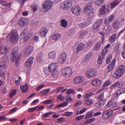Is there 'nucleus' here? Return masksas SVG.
<instances>
[{
  "label": "nucleus",
  "instance_id": "f257e3e1",
  "mask_svg": "<svg viewBox=\"0 0 125 125\" xmlns=\"http://www.w3.org/2000/svg\"><path fill=\"white\" fill-rule=\"evenodd\" d=\"M125 71V67L123 65L119 66L115 70L112 77L115 79H118L121 78L124 74Z\"/></svg>",
  "mask_w": 125,
  "mask_h": 125
},
{
  "label": "nucleus",
  "instance_id": "f03ea898",
  "mask_svg": "<svg viewBox=\"0 0 125 125\" xmlns=\"http://www.w3.org/2000/svg\"><path fill=\"white\" fill-rule=\"evenodd\" d=\"M18 48L16 47L14 48L12 51V56L10 58V60L12 62H13L16 60V64L18 65L20 61L19 57L18 54Z\"/></svg>",
  "mask_w": 125,
  "mask_h": 125
},
{
  "label": "nucleus",
  "instance_id": "7ed1b4c3",
  "mask_svg": "<svg viewBox=\"0 0 125 125\" xmlns=\"http://www.w3.org/2000/svg\"><path fill=\"white\" fill-rule=\"evenodd\" d=\"M53 4V2L51 0H47L45 1L42 4L43 9H41V11L43 12L48 11L52 8Z\"/></svg>",
  "mask_w": 125,
  "mask_h": 125
},
{
  "label": "nucleus",
  "instance_id": "20e7f679",
  "mask_svg": "<svg viewBox=\"0 0 125 125\" xmlns=\"http://www.w3.org/2000/svg\"><path fill=\"white\" fill-rule=\"evenodd\" d=\"M10 41L12 43H15L18 40L19 35L18 33L15 30L12 31L10 33Z\"/></svg>",
  "mask_w": 125,
  "mask_h": 125
},
{
  "label": "nucleus",
  "instance_id": "39448f33",
  "mask_svg": "<svg viewBox=\"0 0 125 125\" xmlns=\"http://www.w3.org/2000/svg\"><path fill=\"white\" fill-rule=\"evenodd\" d=\"M96 71L93 69H90L87 70L85 73L86 77L88 78L95 77L96 73Z\"/></svg>",
  "mask_w": 125,
  "mask_h": 125
},
{
  "label": "nucleus",
  "instance_id": "423d86ee",
  "mask_svg": "<svg viewBox=\"0 0 125 125\" xmlns=\"http://www.w3.org/2000/svg\"><path fill=\"white\" fill-rule=\"evenodd\" d=\"M72 13L75 16H79L81 13V9L79 6H75L72 7L71 9Z\"/></svg>",
  "mask_w": 125,
  "mask_h": 125
},
{
  "label": "nucleus",
  "instance_id": "0eeeda50",
  "mask_svg": "<svg viewBox=\"0 0 125 125\" xmlns=\"http://www.w3.org/2000/svg\"><path fill=\"white\" fill-rule=\"evenodd\" d=\"M109 9L108 4L104 5L102 6L99 10V13L101 15H104L107 13Z\"/></svg>",
  "mask_w": 125,
  "mask_h": 125
},
{
  "label": "nucleus",
  "instance_id": "6e6552de",
  "mask_svg": "<svg viewBox=\"0 0 125 125\" xmlns=\"http://www.w3.org/2000/svg\"><path fill=\"white\" fill-rule=\"evenodd\" d=\"M72 71L70 67L66 68L62 70V73L63 75L66 77H69L72 74Z\"/></svg>",
  "mask_w": 125,
  "mask_h": 125
},
{
  "label": "nucleus",
  "instance_id": "1a4fd4ad",
  "mask_svg": "<svg viewBox=\"0 0 125 125\" xmlns=\"http://www.w3.org/2000/svg\"><path fill=\"white\" fill-rule=\"evenodd\" d=\"M72 6V3L68 1H64L61 4L60 8L61 10H66L70 8Z\"/></svg>",
  "mask_w": 125,
  "mask_h": 125
},
{
  "label": "nucleus",
  "instance_id": "9d476101",
  "mask_svg": "<svg viewBox=\"0 0 125 125\" xmlns=\"http://www.w3.org/2000/svg\"><path fill=\"white\" fill-rule=\"evenodd\" d=\"M84 77L80 75L75 77L73 79L74 83L77 84H79L82 83L84 80Z\"/></svg>",
  "mask_w": 125,
  "mask_h": 125
},
{
  "label": "nucleus",
  "instance_id": "9b49d317",
  "mask_svg": "<svg viewBox=\"0 0 125 125\" xmlns=\"http://www.w3.org/2000/svg\"><path fill=\"white\" fill-rule=\"evenodd\" d=\"M33 33L30 32H29L26 35L21 36L22 38L21 39V42L22 43H25L30 38L32 35Z\"/></svg>",
  "mask_w": 125,
  "mask_h": 125
},
{
  "label": "nucleus",
  "instance_id": "f8f14e48",
  "mask_svg": "<svg viewBox=\"0 0 125 125\" xmlns=\"http://www.w3.org/2000/svg\"><path fill=\"white\" fill-rule=\"evenodd\" d=\"M93 7L91 3H88L85 7L84 12L85 13H88L89 12L93 11Z\"/></svg>",
  "mask_w": 125,
  "mask_h": 125
},
{
  "label": "nucleus",
  "instance_id": "ddd939ff",
  "mask_svg": "<svg viewBox=\"0 0 125 125\" xmlns=\"http://www.w3.org/2000/svg\"><path fill=\"white\" fill-rule=\"evenodd\" d=\"M113 113V111H112L104 112L102 115L103 119H108L112 115Z\"/></svg>",
  "mask_w": 125,
  "mask_h": 125
},
{
  "label": "nucleus",
  "instance_id": "4468645a",
  "mask_svg": "<svg viewBox=\"0 0 125 125\" xmlns=\"http://www.w3.org/2000/svg\"><path fill=\"white\" fill-rule=\"evenodd\" d=\"M66 54L65 53L61 54L60 56L58 58V62L61 64L63 63L66 59Z\"/></svg>",
  "mask_w": 125,
  "mask_h": 125
},
{
  "label": "nucleus",
  "instance_id": "2eb2a0df",
  "mask_svg": "<svg viewBox=\"0 0 125 125\" xmlns=\"http://www.w3.org/2000/svg\"><path fill=\"white\" fill-rule=\"evenodd\" d=\"M57 68V64L56 63H53L49 65L48 68L49 71L52 72L56 71Z\"/></svg>",
  "mask_w": 125,
  "mask_h": 125
},
{
  "label": "nucleus",
  "instance_id": "dca6fc26",
  "mask_svg": "<svg viewBox=\"0 0 125 125\" xmlns=\"http://www.w3.org/2000/svg\"><path fill=\"white\" fill-rule=\"evenodd\" d=\"M122 82L118 81L114 84L111 85L110 87V89L112 90L116 87H121L123 86Z\"/></svg>",
  "mask_w": 125,
  "mask_h": 125
},
{
  "label": "nucleus",
  "instance_id": "f3484780",
  "mask_svg": "<svg viewBox=\"0 0 125 125\" xmlns=\"http://www.w3.org/2000/svg\"><path fill=\"white\" fill-rule=\"evenodd\" d=\"M33 59V57H31L27 59L25 62V66L27 68H30L32 63Z\"/></svg>",
  "mask_w": 125,
  "mask_h": 125
},
{
  "label": "nucleus",
  "instance_id": "a211bd4d",
  "mask_svg": "<svg viewBox=\"0 0 125 125\" xmlns=\"http://www.w3.org/2000/svg\"><path fill=\"white\" fill-rule=\"evenodd\" d=\"M101 80L97 78L93 80L91 83L92 85L95 86H100L101 84Z\"/></svg>",
  "mask_w": 125,
  "mask_h": 125
},
{
  "label": "nucleus",
  "instance_id": "6ab92c4d",
  "mask_svg": "<svg viewBox=\"0 0 125 125\" xmlns=\"http://www.w3.org/2000/svg\"><path fill=\"white\" fill-rule=\"evenodd\" d=\"M61 37V34L58 32L54 33L50 36L51 39L55 41H57L58 39L60 38Z\"/></svg>",
  "mask_w": 125,
  "mask_h": 125
},
{
  "label": "nucleus",
  "instance_id": "aec40b11",
  "mask_svg": "<svg viewBox=\"0 0 125 125\" xmlns=\"http://www.w3.org/2000/svg\"><path fill=\"white\" fill-rule=\"evenodd\" d=\"M116 62V59H114L112 60V62L110 63L108 66V71L109 72L111 71L113 69L115 66V63Z\"/></svg>",
  "mask_w": 125,
  "mask_h": 125
},
{
  "label": "nucleus",
  "instance_id": "412c9836",
  "mask_svg": "<svg viewBox=\"0 0 125 125\" xmlns=\"http://www.w3.org/2000/svg\"><path fill=\"white\" fill-rule=\"evenodd\" d=\"M48 32V30L46 28H43L41 29L39 33V35L40 36L42 37H44Z\"/></svg>",
  "mask_w": 125,
  "mask_h": 125
},
{
  "label": "nucleus",
  "instance_id": "4be33fe9",
  "mask_svg": "<svg viewBox=\"0 0 125 125\" xmlns=\"http://www.w3.org/2000/svg\"><path fill=\"white\" fill-rule=\"evenodd\" d=\"M33 47L32 46H30L27 47L25 52V53L26 55H28L31 53L33 50Z\"/></svg>",
  "mask_w": 125,
  "mask_h": 125
},
{
  "label": "nucleus",
  "instance_id": "5701e85b",
  "mask_svg": "<svg viewBox=\"0 0 125 125\" xmlns=\"http://www.w3.org/2000/svg\"><path fill=\"white\" fill-rule=\"evenodd\" d=\"M120 2L119 0H115L113 1L110 4V8L111 9L114 8L119 4Z\"/></svg>",
  "mask_w": 125,
  "mask_h": 125
},
{
  "label": "nucleus",
  "instance_id": "b1692460",
  "mask_svg": "<svg viewBox=\"0 0 125 125\" xmlns=\"http://www.w3.org/2000/svg\"><path fill=\"white\" fill-rule=\"evenodd\" d=\"M56 53L55 51H52L48 53V58L51 59H54L55 58Z\"/></svg>",
  "mask_w": 125,
  "mask_h": 125
},
{
  "label": "nucleus",
  "instance_id": "393cba45",
  "mask_svg": "<svg viewBox=\"0 0 125 125\" xmlns=\"http://www.w3.org/2000/svg\"><path fill=\"white\" fill-rule=\"evenodd\" d=\"M21 89V92L23 93H26L28 91V86L27 84H26L25 85L20 86Z\"/></svg>",
  "mask_w": 125,
  "mask_h": 125
},
{
  "label": "nucleus",
  "instance_id": "a878e982",
  "mask_svg": "<svg viewBox=\"0 0 125 125\" xmlns=\"http://www.w3.org/2000/svg\"><path fill=\"white\" fill-rule=\"evenodd\" d=\"M103 42L99 41L96 43L93 49L94 51H97L100 49L101 44Z\"/></svg>",
  "mask_w": 125,
  "mask_h": 125
},
{
  "label": "nucleus",
  "instance_id": "bb28decb",
  "mask_svg": "<svg viewBox=\"0 0 125 125\" xmlns=\"http://www.w3.org/2000/svg\"><path fill=\"white\" fill-rule=\"evenodd\" d=\"M114 17L115 16L114 15H111L108 18L106 19L105 20V24L106 25L108 24L109 23L113 20Z\"/></svg>",
  "mask_w": 125,
  "mask_h": 125
},
{
  "label": "nucleus",
  "instance_id": "cd10ccee",
  "mask_svg": "<svg viewBox=\"0 0 125 125\" xmlns=\"http://www.w3.org/2000/svg\"><path fill=\"white\" fill-rule=\"evenodd\" d=\"M120 25L119 21L118 20L115 21L112 23L113 27L114 29L118 28Z\"/></svg>",
  "mask_w": 125,
  "mask_h": 125
},
{
  "label": "nucleus",
  "instance_id": "c85d7f7f",
  "mask_svg": "<svg viewBox=\"0 0 125 125\" xmlns=\"http://www.w3.org/2000/svg\"><path fill=\"white\" fill-rule=\"evenodd\" d=\"M106 101L105 100H101L95 103V106L97 107H101L102 106L105 104Z\"/></svg>",
  "mask_w": 125,
  "mask_h": 125
},
{
  "label": "nucleus",
  "instance_id": "c756f323",
  "mask_svg": "<svg viewBox=\"0 0 125 125\" xmlns=\"http://www.w3.org/2000/svg\"><path fill=\"white\" fill-rule=\"evenodd\" d=\"M90 23L88 21H85L80 23L79 26L81 28H83L88 26Z\"/></svg>",
  "mask_w": 125,
  "mask_h": 125
},
{
  "label": "nucleus",
  "instance_id": "7c9ffc66",
  "mask_svg": "<svg viewBox=\"0 0 125 125\" xmlns=\"http://www.w3.org/2000/svg\"><path fill=\"white\" fill-rule=\"evenodd\" d=\"M8 51L7 47L4 46L0 47V54H3L6 53Z\"/></svg>",
  "mask_w": 125,
  "mask_h": 125
},
{
  "label": "nucleus",
  "instance_id": "2f4dec72",
  "mask_svg": "<svg viewBox=\"0 0 125 125\" xmlns=\"http://www.w3.org/2000/svg\"><path fill=\"white\" fill-rule=\"evenodd\" d=\"M125 92V89L123 88H121L117 91L114 95L116 97H118L120 94Z\"/></svg>",
  "mask_w": 125,
  "mask_h": 125
},
{
  "label": "nucleus",
  "instance_id": "473e14b6",
  "mask_svg": "<svg viewBox=\"0 0 125 125\" xmlns=\"http://www.w3.org/2000/svg\"><path fill=\"white\" fill-rule=\"evenodd\" d=\"M102 22V21L101 20H98L94 25L93 28L95 29H97L100 25Z\"/></svg>",
  "mask_w": 125,
  "mask_h": 125
},
{
  "label": "nucleus",
  "instance_id": "72a5a7b5",
  "mask_svg": "<svg viewBox=\"0 0 125 125\" xmlns=\"http://www.w3.org/2000/svg\"><path fill=\"white\" fill-rule=\"evenodd\" d=\"M105 0H96L95 1V4L96 6H100L103 4Z\"/></svg>",
  "mask_w": 125,
  "mask_h": 125
},
{
  "label": "nucleus",
  "instance_id": "f704fd0d",
  "mask_svg": "<svg viewBox=\"0 0 125 125\" xmlns=\"http://www.w3.org/2000/svg\"><path fill=\"white\" fill-rule=\"evenodd\" d=\"M92 55L91 53L86 55L84 58L83 61L86 62H88L91 58Z\"/></svg>",
  "mask_w": 125,
  "mask_h": 125
},
{
  "label": "nucleus",
  "instance_id": "c9c22d12",
  "mask_svg": "<svg viewBox=\"0 0 125 125\" xmlns=\"http://www.w3.org/2000/svg\"><path fill=\"white\" fill-rule=\"evenodd\" d=\"M116 38V34L115 33L112 34L110 38L109 41L111 43H113Z\"/></svg>",
  "mask_w": 125,
  "mask_h": 125
},
{
  "label": "nucleus",
  "instance_id": "e433bc0d",
  "mask_svg": "<svg viewBox=\"0 0 125 125\" xmlns=\"http://www.w3.org/2000/svg\"><path fill=\"white\" fill-rule=\"evenodd\" d=\"M17 23L18 25L21 27H23L24 26L22 18L19 20L18 22Z\"/></svg>",
  "mask_w": 125,
  "mask_h": 125
},
{
  "label": "nucleus",
  "instance_id": "4c0bfd02",
  "mask_svg": "<svg viewBox=\"0 0 125 125\" xmlns=\"http://www.w3.org/2000/svg\"><path fill=\"white\" fill-rule=\"evenodd\" d=\"M85 46V45L82 43L78 44L77 46V47L80 51L83 49Z\"/></svg>",
  "mask_w": 125,
  "mask_h": 125
},
{
  "label": "nucleus",
  "instance_id": "58836bf2",
  "mask_svg": "<svg viewBox=\"0 0 125 125\" xmlns=\"http://www.w3.org/2000/svg\"><path fill=\"white\" fill-rule=\"evenodd\" d=\"M61 21L62 26L64 28L66 27L67 25V21L65 19L61 20Z\"/></svg>",
  "mask_w": 125,
  "mask_h": 125
},
{
  "label": "nucleus",
  "instance_id": "ea45409f",
  "mask_svg": "<svg viewBox=\"0 0 125 125\" xmlns=\"http://www.w3.org/2000/svg\"><path fill=\"white\" fill-rule=\"evenodd\" d=\"M22 19L24 26L27 25L29 23L30 20L28 19L25 17H22Z\"/></svg>",
  "mask_w": 125,
  "mask_h": 125
},
{
  "label": "nucleus",
  "instance_id": "a19ab883",
  "mask_svg": "<svg viewBox=\"0 0 125 125\" xmlns=\"http://www.w3.org/2000/svg\"><path fill=\"white\" fill-rule=\"evenodd\" d=\"M108 51V49H104L102 51V52L100 55H101L102 56L104 57L107 53Z\"/></svg>",
  "mask_w": 125,
  "mask_h": 125
},
{
  "label": "nucleus",
  "instance_id": "79ce46f5",
  "mask_svg": "<svg viewBox=\"0 0 125 125\" xmlns=\"http://www.w3.org/2000/svg\"><path fill=\"white\" fill-rule=\"evenodd\" d=\"M102 56L101 55H99L97 61V63L98 64H100L102 62L103 58L104 57Z\"/></svg>",
  "mask_w": 125,
  "mask_h": 125
},
{
  "label": "nucleus",
  "instance_id": "37998d69",
  "mask_svg": "<svg viewBox=\"0 0 125 125\" xmlns=\"http://www.w3.org/2000/svg\"><path fill=\"white\" fill-rule=\"evenodd\" d=\"M87 33V31H86L81 32L79 35V38L80 39L83 38Z\"/></svg>",
  "mask_w": 125,
  "mask_h": 125
},
{
  "label": "nucleus",
  "instance_id": "c03bdc74",
  "mask_svg": "<svg viewBox=\"0 0 125 125\" xmlns=\"http://www.w3.org/2000/svg\"><path fill=\"white\" fill-rule=\"evenodd\" d=\"M66 100L68 102H70L72 101L73 99L71 98V95L68 94L65 97Z\"/></svg>",
  "mask_w": 125,
  "mask_h": 125
},
{
  "label": "nucleus",
  "instance_id": "a18cd8bd",
  "mask_svg": "<svg viewBox=\"0 0 125 125\" xmlns=\"http://www.w3.org/2000/svg\"><path fill=\"white\" fill-rule=\"evenodd\" d=\"M38 107V106H37L34 107L30 108L28 109V111L29 112H32L35 110Z\"/></svg>",
  "mask_w": 125,
  "mask_h": 125
},
{
  "label": "nucleus",
  "instance_id": "49530a36",
  "mask_svg": "<svg viewBox=\"0 0 125 125\" xmlns=\"http://www.w3.org/2000/svg\"><path fill=\"white\" fill-rule=\"evenodd\" d=\"M107 28H104L105 29V32L106 33H109L111 30L112 28L111 26L110 25H108L107 26Z\"/></svg>",
  "mask_w": 125,
  "mask_h": 125
},
{
  "label": "nucleus",
  "instance_id": "de8ad7c7",
  "mask_svg": "<svg viewBox=\"0 0 125 125\" xmlns=\"http://www.w3.org/2000/svg\"><path fill=\"white\" fill-rule=\"evenodd\" d=\"M6 66L5 63L3 62H0V69L1 70L6 68Z\"/></svg>",
  "mask_w": 125,
  "mask_h": 125
},
{
  "label": "nucleus",
  "instance_id": "09e8293b",
  "mask_svg": "<svg viewBox=\"0 0 125 125\" xmlns=\"http://www.w3.org/2000/svg\"><path fill=\"white\" fill-rule=\"evenodd\" d=\"M50 91V89H47L42 91L41 92V93L42 95H45L49 92Z\"/></svg>",
  "mask_w": 125,
  "mask_h": 125
},
{
  "label": "nucleus",
  "instance_id": "8fccbe9b",
  "mask_svg": "<svg viewBox=\"0 0 125 125\" xmlns=\"http://www.w3.org/2000/svg\"><path fill=\"white\" fill-rule=\"evenodd\" d=\"M28 33V29L27 28H26L22 32H21V36H23L24 35H26L27 34V33Z\"/></svg>",
  "mask_w": 125,
  "mask_h": 125
},
{
  "label": "nucleus",
  "instance_id": "3c124183",
  "mask_svg": "<svg viewBox=\"0 0 125 125\" xmlns=\"http://www.w3.org/2000/svg\"><path fill=\"white\" fill-rule=\"evenodd\" d=\"M93 103V101L91 99H88L85 100V103L87 105H90L91 104Z\"/></svg>",
  "mask_w": 125,
  "mask_h": 125
},
{
  "label": "nucleus",
  "instance_id": "603ef678",
  "mask_svg": "<svg viewBox=\"0 0 125 125\" xmlns=\"http://www.w3.org/2000/svg\"><path fill=\"white\" fill-rule=\"evenodd\" d=\"M42 55L41 54L39 55L37 58V61L38 62H40L42 61Z\"/></svg>",
  "mask_w": 125,
  "mask_h": 125
},
{
  "label": "nucleus",
  "instance_id": "864d4df0",
  "mask_svg": "<svg viewBox=\"0 0 125 125\" xmlns=\"http://www.w3.org/2000/svg\"><path fill=\"white\" fill-rule=\"evenodd\" d=\"M95 118H92L89 119L87 120L85 122L86 124H88L90 123H91L94 121L95 120Z\"/></svg>",
  "mask_w": 125,
  "mask_h": 125
},
{
  "label": "nucleus",
  "instance_id": "5fc2aeb1",
  "mask_svg": "<svg viewBox=\"0 0 125 125\" xmlns=\"http://www.w3.org/2000/svg\"><path fill=\"white\" fill-rule=\"evenodd\" d=\"M17 90L14 89L11 92V93L10 94V98H12L13 96L15 95L16 93Z\"/></svg>",
  "mask_w": 125,
  "mask_h": 125
},
{
  "label": "nucleus",
  "instance_id": "6e6d98bb",
  "mask_svg": "<svg viewBox=\"0 0 125 125\" xmlns=\"http://www.w3.org/2000/svg\"><path fill=\"white\" fill-rule=\"evenodd\" d=\"M111 84V82L109 80L107 81L104 84L103 86L104 87H106Z\"/></svg>",
  "mask_w": 125,
  "mask_h": 125
},
{
  "label": "nucleus",
  "instance_id": "4d7b16f0",
  "mask_svg": "<svg viewBox=\"0 0 125 125\" xmlns=\"http://www.w3.org/2000/svg\"><path fill=\"white\" fill-rule=\"evenodd\" d=\"M88 15L89 18H92L93 16V11L89 12L88 13H86Z\"/></svg>",
  "mask_w": 125,
  "mask_h": 125
},
{
  "label": "nucleus",
  "instance_id": "13d9d810",
  "mask_svg": "<svg viewBox=\"0 0 125 125\" xmlns=\"http://www.w3.org/2000/svg\"><path fill=\"white\" fill-rule=\"evenodd\" d=\"M93 115V114L91 112H90L87 114L85 115V118L86 119H88L92 117Z\"/></svg>",
  "mask_w": 125,
  "mask_h": 125
},
{
  "label": "nucleus",
  "instance_id": "bf43d9fd",
  "mask_svg": "<svg viewBox=\"0 0 125 125\" xmlns=\"http://www.w3.org/2000/svg\"><path fill=\"white\" fill-rule=\"evenodd\" d=\"M64 98V97L62 96V94H60L57 97V100H59L61 101L63 100Z\"/></svg>",
  "mask_w": 125,
  "mask_h": 125
},
{
  "label": "nucleus",
  "instance_id": "052dcab7",
  "mask_svg": "<svg viewBox=\"0 0 125 125\" xmlns=\"http://www.w3.org/2000/svg\"><path fill=\"white\" fill-rule=\"evenodd\" d=\"M73 114V112H66L64 114H63V115L65 116H69L72 115Z\"/></svg>",
  "mask_w": 125,
  "mask_h": 125
},
{
  "label": "nucleus",
  "instance_id": "680f3d73",
  "mask_svg": "<svg viewBox=\"0 0 125 125\" xmlns=\"http://www.w3.org/2000/svg\"><path fill=\"white\" fill-rule=\"evenodd\" d=\"M53 113V112H52L45 113L43 114V116L44 117H49L51 114H52Z\"/></svg>",
  "mask_w": 125,
  "mask_h": 125
},
{
  "label": "nucleus",
  "instance_id": "e2e57ef3",
  "mask_svg": "<svg viewBox=\"0 0 125 125\" xmlns=\"http://www.w3.org/2000/svg\"><path fill=\"white\" fill-rule=\"evenodd\" d=\"M84 115H81L77 116L75 118V120L79 121L83 119L84 117Z\"/></svg>",
  "mask_w": 125,
  "mask_h": 125
},
{
  "label": "nucleus",
  "instance_id": "0e129e2a",
  "mask_svg": "<svg viewBox=\"0 0 125 125\" xmlns=\"http://www.w3.org/2000/svg\"><path fill=\"white\" fill-rule=\"evenodd\" d=\"M74 91L73 89H68L66 92V94H70V93L74 94Z\"/></svg>",
  "mask_w": 125,
  "mask_h": 125
},
{
  "label": "nucleus",
  "instance_id": "69168bd1",
  "mask_svg": "<svg viewBox=\"0 0 125 125\" xmlns=\"http://www.w3.org/2000/svg\"><path fill=\"white\" fill-rule=\"evenodd\" d=\"M21 80V78L20 77H19L18 79V80H16L15 81V83L16 85H18L20 84V82Z\"/></svg>",
  "mask_w": 125,
  "mask_h": 125
},
{
  "label": "nucleus",
  "instance_id": "338daca9",
  "mask_svg": "<svg viewBox=\"0 0 125 125\" xmlns=\"http://www.w3.org/2000/svg\"><path fill=\"white\" fill-rule=\"evenodd\" d=\"M27 0H18L17 1L18 3H20L21 6H22L25 3V2Z\"/></svg>",
  "mask_w": 125,
  "mask_h": 125
},
{
  "label": "nucleus",
  "instance_id": "774afa93",
  "mask_svg": "<svg viewBox=\"0 0 125 125\" xmlns=\"http://www.w3.org/2000/svg\"><path fill=\"white\" fill-rule=\"evenodd\" d=\"M80 51L79 50L77 47L75 48H74L73 50V52L74 53L76 54L78 53Z\"/></svg>",
  "mask_w": 125,
  "mask_h": 125
}]
</instances>
